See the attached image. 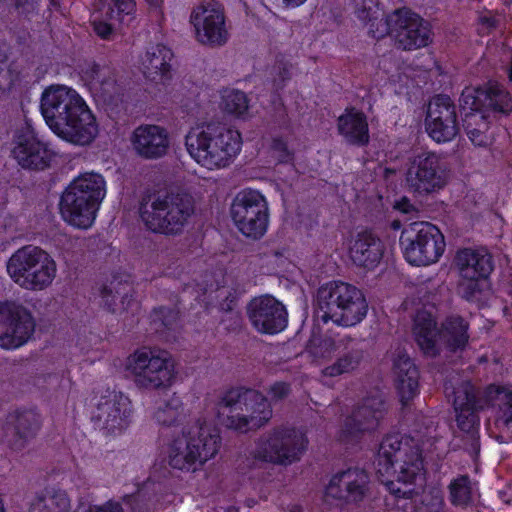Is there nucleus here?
Wrapping results in <instances>:
<instances>
[{
	"label": "nucleus",
	"instance_id": "f257e3e1",
	"mask_svg": "<svg viewBox=\"0 0 512 512\" xmlns=\"http://www.w3.org/2000/svg\"><path fill=\"white\" fill-rule=\"evenodd\" d=\"M41 111L51 130L62 139L87 145L97 135L95 118L82 97L64 85L50 86L42 94Z\"/></svg>",
	"mask_w": 512,
	"mask_h": 512
},
{
	"label": "nucleus",
	"instance_id": "f03ea898",
	"mask_svg": "<svg viewBox=\"0 0 512 512\" xmlns=\"http://www.w3.org/2000/svg\"><path fill=\"white\" fill-rule=\"evenodd\" d=\"M376 469L381 482L397 499H413L416 484L422 479L423 461L413 441L400 434L387 435L381 442Z\"/></svg>",
	"mask_w": 512,
	"mask_h": 512
},
{
	"label": "nucleus",
	"instance_id": "7ed1b4c3",
	"mask_svg": "<svg viewBox=\"0 0 512 512\" xmlns=\"http://www.w3.org/2000/svg\"><path fill=\"white\" fill-rule=\"evenodd\" d=\"M139 211L150 231L178 235L195 213V200L183 191L158 192L144 198Z\"/></svg>",
	"mask_w": 512,
	"mask_h": 512
},
{
	"label": "nucleus",
	"instance_id": "20e7f679",
	"mask_svg": "<svg viewBox=\"0 0 512 512\" xmlns=\"http://www.w3.org/2000/svg\"><path fill=\"white\" fill-rule=\"evenodd\" d=\"M190 156L207 169L228 166L241 149L237 131L223 125L208 123L192 128L185 137Z\"/></svg>",
	"mask_w": 512,
	"mask_h": 512
},
{
	"label": "nucleus",
	"instance_id": "39448f33",
	"mask_svg": "<svg viewBox=\"0 0 512 512\" xmlns=\"http://www.w3.org/2000/svg\"><path fill=\"white\" fill-rule=\"evenodd\" d=\"M217 407L225 426L242 433L258 430L272 418L268 399L253 389H231L223 395Z\"/></svg>",
	"mask_w": 512,
	"mask_h": 512
},
{
	"label": "nucleus",
	"instance_id": "423d86ee",
	"mask_svg": "<svg viewBox=\"0 0 512 512\" xmlns=\"http://www.w3.org/2000/svg\"><path fill=\"white\" fill-rule=\"evenodd\" d=\"M308 439L299 429L289 425L275 426L254 440L249 458L255 467L274 465L287 467L300 461Z\"/></svg>",
	"mask_w": 512,
	"mask_h": 512
},
{
	"label": "nucleus",
	"instance_id": "0eeeda50",
	"mask_svg": "<svg viewBox=\"0 0 512 512\" xmlns=\"http://www.w3.org/2000/svg\"><path fill=\"white\" fill-rule=\"evenodd\" d=\"M220 445L218 432L197 420L172 442L169 464L174 469L196 471L218 453Z\"/></svg>",
	"mask_w": 512,
	"mask_h": 512
},
{
	"label": "nucleus",
	"instance_id": "6e6552de",
	"mask_svg": "<svg viewBox=\"0 0 512 512\" xmlns=\"http://www.w3.org/2000/svg\"><path fill=\"white\" fill-rule=\"evenodd\" d=\"M469 324L460 316L448 317L436 328V321L426 310H419L414 318L413 334L424 354L434 357L439 354V346L444 345L450 351L463 350L469 340Z\"/></svg>",
	"mask_w": 512,
	"mask_h": 512
},
{
	"label": "nucleus",
	"instance_id": "1a4fd4ad",
	"mask_svg": "<svg viewBox=\"0 0 512 512\" xmlns=\"http://www.w3.org/2000/svg\"><path fill=\"white\" fill-rule=\"evenodd\" d=\"M317 303L324 322L331 320L346 327L360 323L368 311L363 293L357 287L344 282H330L320 287Z\"/></svg>",
	"mask_w": 512,
	"mask_h": 512
},
{
	"label": "nucleus",
	"instance_id": "9d476101",
	"mask_svg": "<svg viewBox=\"0 0 512 512\" xmlns=\"http://www.w3.org/2000/svg\"><path fill=\"white\" fill-rule=\"evenodd\" d=\"M7 273L21 288L41 291L53 283L57 265L46 251L27 245L11 255L7 262Z\"/></svg>",
	"mask_w": 512,
	"mask_h": 512
},
{
	"label": "nucleus",
	"instance_id": "9b49d317",
	"mask_svg": "<svg viewBox=\"0 0 512 512\" xmlns=\"http://www.w3.org/2000/svg\"><path fill=\"white\" fill-rule=\"evenodd\" d=\"M127 369L135 384L142 389L169 388L175 379V365L171 355L164 350L142 348L129 356Z\"/></svg>",
	"mask_w": 512,
	"mask_h": 512
},
{
	"label": "nucleus",
	"instance_id": "f8f14e48",
	"mask_svg": "<svg viewBox=\"0 0 512 512\" xmlns=\"http://www.w3.org/2000/svg\"><path fill=\"white\" fill-rule=\"evenodd\" d=\"M494 391L493 387L479 391L468 381L462 382L453 390L457 425L467 434L466 449L474 455H478L480 451L478 412L492 404L491 395Z\"/></svg>",
	"mask_w": 512,
	"mask_h": 512
},
{
	"label": "nucleus",
	"instance_id": "ddd939ff",
	"mask_svg": "<svg viewBox=\"0 0 512 512\" xmlns=\"http://www.w3.org/2000/svg\"><path fill=\"white\" fill-rule=\"evenodd\" d=\"M447 170L440 155L423 151L409 157L405 171L407 190L423 197L438 192L447 184Z\"/></svg>",
	"mask_w": 512,
	"mask_h": 512
},
{
	"label": "nucleus",
	"instance_id": "4468645a",
	"mask_svg": "<svg viewBox=\"0 0 512 512\" xmlns=\"http://www.w3.org/2000/svg\"><path fill=\"white\" fill-rule=\"evenodd\" d=\"M231 217L238 230L252 239L261 238L267 230L269 207L259 191L244 189L236 194L231 208Z\"/></svg>",
	"mask_w": 512,
	"mask_h": 512
},
{
	"label": "nucleus",
	"instance_id": "2eb2a0df",
	"mask_svg": "<svg viewBox=\"0 0 512 512\" xmlns=\"http://www.w3.org/2000/svg\"><path fill=\"white\" fill-rule=\"evenodd\" d=\"M381 30L377 38L391 34L398 48L413 50L424 47L430 40L428 24L417 14L407 9H398L385 21L380 20Z\"/></svg>",
	"mask_w": 512,
	"mask_h": 512
},
{
	"label": "nucleus",
	"instance_id": "dca6fc26",
	"mask_svg": "<svg viewBox=\"0 0 512 512\" xmlns=\"http://www.w3.org/2000/svg\"><path fill=\"white\" fill-rule=\"evenodd\" d=\"M190 23L199 43L220 47L228 42L224 6L217 0H200L191 11Z\"/></svg>",
	"mask_w": 512,
	"mask_h": 512
},
{
	"label": "nucleus",
	"instance_id": "f3484780",
	"mask_svg": "<svg viewBox=\"0 0 512 512\" xmlns=\"http://www.w3.org/2000/svg\"><path fill=\"white\" fill-rule=\"evenodd\" d=\"M91 420L108 435L122 433L130 423L131 402L121 392L106 389L94 397Z\"/></svg>",
	"mask_w": 512,
	"mask_h": 512
},
{
	"label": "nucleus",
	"instance_id": "a211bd4d",
	"mask_svg": "<svg viewBox=\"0 0 512 512\" xmlns=\"http://www.w3.org/2000/svg\"><path fill=\"white\" fill-rule=\"evenodd\" d=\"M413 236L407 239L404 254L413 265L426 266L436 263L445 250V240L441 231L428 222L414 223Z\"/></svg>",
	"mask_w": 512,
	"mask_h": 512
},
{
	"label": "nucleus",
	"instance_id": "6ab92c4d",
	"mask_svg": "<svg viewBox=\"0 0 512 512\" xmlns=\"http://www.w3.org/2000/svg\"><path fill=\"white\" fill-rule=\"evenodd\" d=\"M35 324L29 311L14 301L0 302V348L15 349L28 341Z\"/></svg>",
	"mask_w": 512,
	"mask_h": 512
},
{
	"label": "nucleus",
	"instance_id": "aec40b11",
	"mask_svg": "<svg viewBox=\"0 0 512 512\" xmlns=\"http://www.w3.org/2000/svg\"><path fill=\"white\" fill-rule=\"evenodd\" d=\"M426 130L436 142H448L459 132L456 106L446 95L435 96L428 105Z\"/></svg>",
	"mask_w": 512,
	"mask_h": 512
},
{
	"label": "nucleus",
	"instance_id": "412c9836",
	"mask_svg": "<svg viewBox=\"0 0 512 512\" xmlns=\"http://www.w3.org/2000/svg\"><path fill=\"white\" fill-rule=\"evenodd\" d=\"M370 478L364 469L349 468L335 474L326 487V495L346 504L359 503L369 493Z\"/></svg>",
	"mask_w": 512,
	"mask_h": 512
},
{
	"label": "nucleus",
	"instance_id": "4be33fe9",
	"mask_svg": "<svg viewBox=\"0 0 512 512\" xmlns=\"http://www.w3.org/2000/svg\"><path fill=\"white\" fill-rule=\"evenodd\" d=\"M12 155L22 168L37 171L48 168L53 157L51 150L30 127L16 133Z\"/></svg>",
	"mask_w": 512,
	"mask_h": 512
},
{
	"label": "nucleus",
	"instance_id": "5701e85b",
	"mask_svg": "<svg viewBox=\"0 0 512 512\" xmlns=\"http://www.w3.org/2000/svg\"><path fill=\"white\" fill-rule=\"evenodd\" d=\"M464 111L487 114L489 111L508 114L512 110L511 98L504 89L495 85L488 88L466 87L460 97Z\"/></svg>",
	"mask_w": 512,
	"mask_h": 512
},
{
	"label": "nucleus",
	"instance_id": "b1692460",
	"mask_svg": "<svg viewBox=\"0 0 512 512\" xmlns=\"http://www.w3.org/2000/svg\"><path fill=\"white\" fill-rule=\"evenodd\" d=\"M385 413V403L380 394L366 397L343 425L342 436L356 438L363 433L374 431Z\"/></svg>",
	"mask_w": 512,
	"mask_h": 512
},
{
	"label": "nucleus",
	"instance_id": "393cba45",
	"mask_svg": "<svg viewBox=\"0 0 512 512\" xmlns=\"http://www.w3.org/2000/svg\"><path fill=\"white\" fill-rule=\"evenodd\" d=\"M248 316L252 325L262 333H277L287 323L285 307L269 295L254 298L248 305Z\"/></svg>",
	"mask_w": 512,
	"mask_h": 512
},
{
	"label": "nucleus",
	"instance_id": "a878e982",
	"mask_svg": "<svg viewBox=\"0 0 512 512\" xmlns=\"http://www.w3.org/2000/svg\"><path fill=\"white\" fill-rule=\"evenodd\" d=\"M42 426L41 415L34 409H16L7 415L5 432L14 450H22L36 437Z\"/></svg>",
	"mask_w": 512,
	"mask_h": 512
},
{
	"label": "nucleus",
	"instance_id": "bb28decb",
	"mask_svg": "<svg viewBox=\"0 0 512 512\" xmlns=\"http://www.w3.org/2000/svg\"><path fill=\"white\" fill-rule=\"evenodd\" d=\"M131 142L138 155L146 159L163 157L169 147L168 132L158 125H141L132 135Z\"/></svg>",
	"mask_w": 512,
	"mask_h": 512
},
{
	"label": "nucleus",
	"instance_id": "cd10ccee",
	"mask_svg": "<svg viewBox=\"0 0 512 512\" xmlns=\"http://www.w3.org/2000/svg\"><path fill=\"white\" fill-rule=\"evenodd\" d=\"M99 206L67 188L60 201V211L64 220L82 229H87L93 224Z\"/></svg>",
	"mask_w": 512,
	"mask_h": 512
},
{
	"label": "nucleus",
	"instance_id": "c85d7f7f",
	"mask_svg": "<svg viewBox=\"0 0 512 512\" xmlns=\"http://www.w3.org/2000/svg\"><path fill=\"white\" fill-rule=\"evenodd\" d=\"M459 276L487 279L494 269L492 255L484 249L464 248L454 258Z\"/></svg>",
	"mask_w": 512,
	"mask_h": 512
},
{
	"label": "nucleus",
	"instance_id": "c756f323",
	"mask_svg": "<svg viewBox=\"0 0 512 512\" xmlns=\"http://www.w3.org/2000/svg\"><path fill=\"white\" fill-rule=\"evenodd\" d=\"M349 253L355 265L371 269L381 260L383 245L381 240L372 233L361 232L351 242Z\"/></svg>",
	"mask_w": 512,
	"mask_h": 512
},
{
	"label": "nucleus",
	"instance_id": "7c9ffc66",
	"mask_svg": "<svg viewBox=\"0 0 512 512\" xmlns=\"http://www.w3.org/2000/svg\"><path fill=\"white\" fill-rule=\"evenodd\" d=\"M393 368L401 401L405 404L418 392L419 373L411 358L402 351L397 353Z\"/></svg>",
	"mask_w": 512,
	"mask_h": 512
},
{
	"label": "nucleus",
	"instance_id": "2f4dec72",
	"mask_svg": "<svg viewBox=\"0 0 512 512\" xmlns=\"http://www.w3.org/2000/svg\"><path fill=\"white\" fill-rule=\"evenodd\" d=\"M338 132L353 145L363 146L369 142V129L366 116L355 109L346 110L338 118Z\"/></svg>",
	"mask_w": 512,
	"mask_h": 512
},
{
	"label": "nucleus",
	"instance_id": "473e14b6",
	"mask_svg": "<svg viewBox=\"0 0 512 512\" xmlns=\"http://www.w3.org/2000/svg\"><path fill=\"white\" fill-rule=\"evenodd\" d=\"M172 51L164 45H155L150 47L142 58V68L144 75L152 81L163 80L168 77Z\"/></svg>",
	"mask_w": 512,
	"mask_h": 512
},
{
	"label": "nucleus",
	"instance_id": "72a5a7b5",
	"mask_svg": "<svg viewBox=\"0 0 512 512\" xmlns=\"http://www.w3.org/2000/svg\"><path fill=\"white\" fill-rule=\"evenodd\" d=\"M67 189L100 205L106 195V183L102 175L94 172L84 173L75 178Z\"/></svg>",
	"mask_w": 512,
	"mask_h": 512
},
{
	"label": "nucleus",
	"instance_id": "f704fd0d",
	"mask_svg": "<svg viewBox=\"0 0 512 512\" xmlns=\"http://www.w3.org/2000/svg\"><path fill=\"white\" fill-rule=\"evenodd\" d=\"M488 117V114L480 112L465 113L463 126L468 138L475 146L485 147L490 142V138L487 135L489 128Z\"/></svg>",
	"mask_w": 512,
	"mask_h": 512
},
{
	"label": "nucleus",
	"instance_id": "c9c22d12",
	"mask_svg": "<svg viewBox=\"0 0 512 512\" xmlns=\"http://www.w3.org/2000/svg\"><path fill=\"white\" fill-rule=\"evenodd\" d=\"M71 502L65 491L51 490L37 496L30 512H70Z\"/></svg>",
	"mask_w": 512,
	"mask_h": 512
},
{
	"label": "nucleus",
	"instance_id": "e433bc0d",
	"mask_svg": "<svg viewBox=\"0 0 512 512\" xmlns=\"http://www.w3.org/2000/svg\"><path fill=\"white\" fill-rule=\"evenodd\" d=\"M362 359V349L356 347V345H352L351 348L338 357L333 364L325 367L322 373L324 376L328 377H337L345 373H350L360 365Z\"/></svg>",
	"mask_w": 512,
	"mask_h": 512
},
{
	"label": "nucleus",
	"instance_id": "4c0bfd02",
	"mask_svg": "<svg viewBox=\"0 0 512 512\" xmlns=\"http://www.w3.org/2000/svg\"><path fill=\"white\" fill-rule=\"evenodd\" d=\"M154 419L159 425L171 427L183 419V404L175 394L160 403L154 412Z\"/></svg>",
	"mask_w": 512,
	"mask_h": 512
},
{
	"label": "nucleus",
	"instance_id": "58836bf2",
	"mask_svg": "<svg viewBox=\"0 0 512 512\" xmlns=\"http://www.w3.org/2000/svg\"><path fill=\"white\" fill-rule=\"evenodd\" d=\"M355 14L357 18L364 24H370V32L373 37H377L381 30L380 18L381 13L378 9L376 0H352Z\"/></svg>",
	"mask_w": 512,
	"mask_h": 512
},
{
	"label": "nucleus",
	"instance_id": "ea45409f",
	"mask_svg": "<svg viewBox=\"0 0 512 512\" xmlns=\"http://www.w3.org/2000/svg\"><path fill=\"white\" fill-rule=\"evenodd\" d=\"M127 291L128 285L117 281H112L101 289L102 301L110 312L118 313L124 309Z\"/></svg>",
	"mask_w": 512,
	"mask_h": 512
},
{
	"label": "nucleus",
	"instance_id": "a19ab883",
	"mask_svg": "<svg viewBox=\"0 0 512 512\" xmlns=\"http://www.w3.org/2000/svg\"><path fill=\"white\" fill-rule=\"evenodd\" d=\"M179 312L172 307L155 308L151 314V324L157 333H164L177 326Z\"/></svg>",
	"mask_w": 512,
	"mask_h": 512
},
{
	"label": "nucleus",
	"instance_id": "79ce46f5",
	"mask_svg": "<svg viewBox=\"0 0 512 512\" xmlns=\"http://www.w3.org/2000/svg\"><path fill=\"white\" fill-rule=\"evenodd\" d=\"M221 105L225 112L240 116L248 110V99L242 91L226 90L222 96Z\"/></svg>",
	"mask_w": 512,
	"mask_h": 512
},
{
	"label": "nucleus",
	"instance_id": "37998d69",
	"mask_svg": "<svg viewBox=\"0 0 512 512\" xmlns=\"http://www.w3.org/2000/svg\"><path fill=\"white\" fill-rule=\"evenodd\" d=\"M450 500L456 506H466L472 500L471 482L467 476H460L449 485Z\"/></svg>",
	"mask_w": 512,
	"mask_h": 512
},
{
	"label": "nucleus",
	"instance_id": "c03bdc74",
	"mask_svg": "<svg viewBox=\"0 0 512 512\" xmlns=\"http://www.w3.org/2000/svg\"><path fill=\"white\" fill-rule=\"evenodd\" d=\"M444 501L439 491L423 492L418 500L414 501L412 512H443Z\"/></svg>",
	"mask_w": 512,
	"mask_h": 512
},
{
	"label": "nucleus",
	"instance_id": "a18cd8bd",
	"mask_svg": "<svg viewBox=\"0 0 512 512\" xmlns=\"http://www.w3.org/2000/svg\"><path fill=\"white\" fill-rule=\"evenodd\" d=\"M17 78L18 75L11 68L6 51L0 45V96L11 90Z\"/></svg>",
	"mask_w": 512,
	"mask_h": 512
},
{
	"label": "nucleus",
	"instance_id": "49530a36",
	"mask_svg": "<svg viewBox=\"0 0 512 512\" xmlns=\"http://www.w3.org/2000/svg\"><path fill=\"white\" fill-rule=\"evenodd\" d=\"M485 279L477 277L459 276L458 292L468 301L478 299L482 291V284Z\"/></svg>",
	"mask_w": 512,
	"mask_h": 512
},
{
	"label": "nucleus",
	"instance_id": "de8ad7c7",
	"mask_svg": "<svg viewBox=\"0 0 512 512\" xmlns=\"http://www.w3.org/2000/svg\"><path fill=\"white\" fill-rule=\"evenodd\" d=\"M495 391L492 393V403L497 400L502 411V417L506 424L512 422V389L509 387L499 388L491 385Z\"/></svg>",
	"mask_w": 512,
	"mask_h": 512
},
{
	"label": "nucleus",
	"instance_id": "09e8293b",
	"mask_svg": "<svg viewBox=\"0 0 512 512\" xmlns=\"http://www.w3.org/2000/svg\"><path fill=\"white\" fill-rule=\"evenodd\" d=\"M306 349L314 358H326L334 351V341L328 337L313 336L309 340Z\"/></svg>",
	"mask_w": 512,
	"mask_h": 512
},
{
	"label": "nucleus",
	"instance_id": "8fccbe9b",
	"mask_svg": "<svg viewBox=\"0 0 512 512\" xmlns=\"http://www.w3.org/2000/svg\"><path fill=\"white\" fill-rule=\"evenodd\" d=\"M37 0H0V8L7 7L14 9L17 13L23 14L32 11L35 8Z\"/></svg>",
	"mask_w": 512,
	"mask_h": 512
},
{
	"label": "nucleus",
	"instance_id": "3c124183",
	"mask_svg": "<svg viewBox=\"0 0 512 512\" xmlns=\"http://www.w3.org/2000/svg\"><path fill=\"white\" fill-rule=\"evenodd\" d=\"M271 149L279 162L285 163L291 159V154L286 143L281 139H274Z\"/></svg>",
	"mask_w": 512,
	"mask_h": 512
},
{
	"label": "nucleus",
	"instance_id": "603ef678",
	"mask_svg": "<svg viewBox=\"0 0 512 512\" xmlns=\"http://www.w3.org/2000/svg\"><path fill=\"white\" fill-rule=\"evenodd\" d=\"M93 28L95 33L101 37L102 39H110V36L113 34V25L104 20H99L97 17H94Z\"/></svg>",
	"mask_w": 512,
	"mask_h": 512
},
{
	"label": "nucleus",
	"instance_id": "864d4df0",
	"mask_svg": "<svg viewBox=\"0 0 512 512\" xmlns=\"http://www.w3.org/2000/svg\"><path fill=\"white\" fill-rule=\"evenodd\" d=\"M269 394L272 400H283L290 394V386L284 382H277L270 387Z\"/></svg>",
	"mask_w": 512,
	"mask_h": 512
},
{
	"label": "nucleus",
	"instance_id": "5fc2aeb1",
	"mask_svg": "<svg viewBox=\"0 0 512 512\" xmlns=\"http://www.w3.org/2000/svg\"><path fill=\"white\" fill-rule=\"evenodd\" d=\"M118 9V13L131 15L136 10V3L134 0H112Z\"/></svg>",
	"mask_w": 512,
	"mask_h": 512
},
{
	"label": "nucleus",
	"instance_id": "6e6d98bb",
	"mask_svg": "<svg viewBox=\"0 0 512 512\" xmlns=\"http://www.w3.org/2000/svg\"><path fill=\"white\" fill-rule=\"evenodd\" d=\"M85 512H123V508L118 502L109 501L103 506L89 507Z\"/></svg>",
	"mask_w": 512,
	"mask_h": 512
},
{
	"label": "nucleus",
	"instance_id": "4d7b16f0",
	"mask_svg": "<svg viewBox=\"0 0 512 512\" xmlns=\"http://www.w3.org/2000/svg\"><path fill=\"white\" fill-rule=\"evenodd\" d=\"M500 20V16H496L491 12L485 13L479 17V22L481 25L489 30L496 28L499 25Z\"/></svg>",
	"mask_w": 512,
	"mask_h": 512
},
{
	"label": "nucleus",
	"instance_id": "13d9d810",
	"mask_svg": "<svg viewBox=\"0 0 512 512\" xmlns=\"http://www.w3.org/2000/svg\"><path fill=\"white\" fill-rule=\"evenodd\" d=\"M394 208L405 213L409 214L411 212L416 211L413 204L410 203V201L407 198H402L401 200L395 202Z\"/></svg>",
	"mask_w": 512,
	"mask_h": 512
},
{
	"label": "nucleus",
	"instance_id": "bf43d9fd",
	"mask_svg": "<svg viewBox=\"0 0 512 512\" xmlns=\"http://www.w3.org/2000/svg\"><path fill=\"white\" fill-rule=\"evenodd\" d=\"M100 72H101V66L96 63L89 64L85 74L89 77L90 80H100Z\"/></svg>",
	"mask_w": 512,
	"mask_h": 512
},
{
	"label": "nucleus",
	"instance_id": "052dcab7",
	"mask_svg": "<svg viewBox=\"0 0 512 512\" xmlns=\"http://www.w3.org/2000/svg\"><path fill=\"white\" fill-rule=\"evenodd\" d=\"M500 495L506 504H512V487H507V489L500 492Z\"/></svg>",
	"mask_w": 512,
	"mask_h": 512
},
{
	"label": "nucleus",
	"instance_id": "680f3d73",
	"mask_svg": "<svg viewBox=\"0 0 512 512\" xmlns=\"http://www.w3.org/2000/svg\"><path fill=\"white\" fill-rule=\"evenodd\" d=\"M305 0H282L287 7H296L302 4Z\"/></svg>",
	"mask_w": 512,
	"mask_h": 512
},
{
	"label": "nucleus",
	"instance_id": "e2e57ef3",
	"mask_svg": "<svg viewBox=\"0 0 512 512\" xmlns=\"http://www.w3.org/2000/svg\"><path fill=\"white\" fill-rule=\"evenodd\" d=\"M281 80L284 82L286 79L290 78V72L287 67H283L282 71L280 72Z\"/></svg>",
	"mask_w": 512,
	"mask_h": 512
},
{
	"label": "nucleus",
	"instance_id": "0e129e2a",
	"mask_svg": "<svg viewBox=\"0 0 512 512\" xmlns=\"http://www.w3.org/2000/svg\"><path fill=\"white\" fill-rule=\"evenodd\" d=\"M148 5L152 8H159L161 6L162 0H145Z\"/></svg>",
	"mask_w": 512,
	"mask_h": 512
},
{
	"label": "nucleus",
	"instance_id": "69168bd1",
	"mask_svg": "<svg viewBox=\"0 0 512 512\" xmlns=\"http://www.w3.org/2000/svg\"><path fill=\"white\" fill-rule=\"evenodd\" d=\"M342 343H345V348H347V344L350 342H353V339L351 337H346L341 340Z\"/></svg>",
	"mask_w": 512,
	"mask_h": 512
},
{
	"label": "nucleus",
	"instance_id": "338daca9",
	"mask_svg": "<svg viewBox=\"0 0 512 512\" xmlns=\"http://www.w3.org/2000/svg\"><path fill=\"white\" fill-rule=\"evenodd\" d=\"M113 14H114L113 8L109 7L107 12H106V16L111 18Z\"/></svg>",
	"mask_w": 512,
	"mask_h": 512
},
{
	"label": "nucleus",
	"instance_id": "774afa93",
	"mask_svg": "<svg viewBox=\"0 0 512 512\" xmlns=\"http://www.w3.org/2000/svg\"><path fill=\"white\" fill-rule=\"evenodd\" d=\"M0 512H4V507H3V504H2L1 500H0Z\"/></svg>",
	"mask_w": 512,
	"mask_h": 512
}]
</instances>
